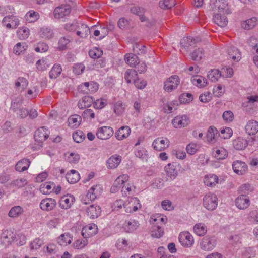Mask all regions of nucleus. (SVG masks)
Returning <instances> with one entry per match:
<instances>
[{
	"instance_id": "nucleus-45",
	"label": "nucleus",
	"mask_w": 258,
	"mask_h": 258,
	"mask_svg": "<svg viewBox=\"0 0 258 258\" xmlns=\"http://www.w3.org/2000/svg\"><path fill=\"white\" fill-rule=\"evenodd\" d=\"M40 36L43 39H50L53 36L52 30L47 27L42 28L39 31Z\"/></svg>"
},
{
	"instance_id": "nucleus-51",
	"label": "nucleus",
	"mask_w": 258,
	"mask_h": 258,
	"mask_svg": "<svg viewBox=\"0 0 258 258\" xmlns=\"http://www.w3.org/2000/svg\"><path fill=\"white\" fill-rule=\"evenodd\" d=\"M36 65L37 69L40 71H44L49 67V64L48 63V62L44 59H41L38 60Z\"/></svg>"
},
{
	"instance_id": "nucleus-16",
	"label": "nucleus",
	"mask_w": 258,
	"mask_h": 258,
	"mask_svg": "<svg viewBox=\"0 0 258 258\" xmlns=\"http://www.w3.org/2000/svg\"><path fill=\"white\" fill-rule=\"evenodd\" d=\"M234 172L238 175H243L247 170V166L244 162L237 160L232 164Z\"/></svg>"
},
{
	"instance_id": "nucleus-26",
	"label": "nucleus",
	"mask_w": 258,
	"mask_h": 258,
	"mask_svg": "<svg viewBox=\"0 0 258 258\" xmlns=\"http://www.w3.org/2000/svg\"><path fill=\"white\" fill-rule=\"evenodd\" d=\"M87 215L91 219H94L100 215L101 210L99 206L92 205L88 207L86 210Z\"/></svg>"
},
{
	"instance_id": "nucleus-64",
	"label": "nucleus",
	"mask_w": 258,
	"mask_h": 258,
	"mask_svg": "<svg viewBox=\"0 0 258 258\" xmlns=\"http://www.w3.org/2000/svg\"><path fill=\"white\" fill-rule=\"evenodd\" d=\"M28 84L27 80L23 77H19L16 82L15 85L16 87H22L23 89L26 88Z\"/></svg>"
},
{
	"instance_id": "nucleus-63",
	"label": "nucleus",
	"mask_w": 258,
	"mask_h": 258,
	"mask_svg": "<svg viewBox=\"0 0 258 258\" xmlns=\"http://www.w3.org/2000/svg\"><path fill=\"white\" fill-rule=\"evenodd\" d=\"M73 138L75 142L80 143L85 139V136L82 131H79L73 134Z\"/></svg>"
},
{
	"instance_id": "nucleus-34",
	"label": "nucleus",
	"mask_w": 258,
	"mask_h": 258,
	"mask_svg": "<svg viewBox=\"0 0 258 258\" xmlns=\"http://www.w3.org/2000/svg\"><path fill=\"white\" fill-rule=\"evenodd\" d=\"M139 223L136 220L126 221L123 225V228L126 232L134 231L139 226Z\"/></svg>"
},
{
	"instance_id": "nucleus-44",
	"label": "nucleus",
	"mask_w": 258,
	"mask_h": 258,
	"mask_svg": "<svg viewBox=\"0 0 258 258\" xmlns=\"http://www.w3.org/2000/svg\"><path fill=\"white\" fill-rule=\"evenodd\" d=\"M164 233V231L160 226L153 225L151 230V235L155 238L161 237Z\"/></svg>"
},
{
	"instance_id": "nucleus-6",
	"label": "nucleus",
	"mask_w": 258,
	"mask_h": 258,
	"mask_svg": "<svg viewBox=\"0 0 258 258\" xmlns=\"http://www.w3.org/2000/svg\"><path fill=\"white\" fill-rule=\"evenodd\" d=\"M216 245V240L214 237L205 236L203 238L200 243L202 250L208 251L213 250Z\"/></svg>"
},
{
	"instance_id": "nucleus-2",
	"label": "nucleus",
	"mask_w": 258,
	"mask_h": 258,
	"mask_svg": "<svg viewBox=\"0 0 258 258\" xmlns=\"http://www.w3.org/2000/svg\"><path fill=\"white\" fill-rule=\"evenodd\" d=\"M218 205V198L215 194L208 193L203 198V206L208 210L213 211Z\"/></svg>"
},
{
	"instance_id": "nucleus-27",
	"label": "nucleus",
	"mask_w": 258,
	"mask_h": 258,
	"mask_svg": "<svg viewBox=\"0 0 258 258\" xmlns=\"http://www.w3.org/2000/svg\"><path fill=\"white\" fill-rule=\"evenodd\" d=\"M246 132L249 135H255L258 132V122L249 120L245 126Z\"/></svg>"
},
{
	"instance_id": "nucleus-58",
	"label": "nucleus",
	"mask_w": 258,
	"mask_h": 258,
	"mask_svg": "<svg viewBox=\"0 0 258 258\" xmlns=\"http://www.w3.org/2000/svg\"><path fill=\"white\" fill-rule=\"evenodd\" d=\"M87 238L82 240H77L73 244V246L76 249H81L84 248L88 244Z\"/></svg>"
},
{
	"instance_id": "nucleus-47",
	"label": "nucleus",
	"mask_w": 258,
	"mask_h": 258,
	"mask_svg": "<svg viewBox=\"0 0 258 258\" xmlns=\"http://www.w3.org/2000/svg\"><path fill=\"white\" fill-rule=\"evenodd\" d=\"M204 55V50L202 48H197L195 49L191 54L190 56L192 60L198 61L202 59Z\"/></svg>"
},
{
	"instance_id": "nucleus-3",
	"label": "nucleus",
	"mask_w": 258,
	"mask_h": 258,
	"mask_svg": "<svg viewBox=\"0 0 258 258\" xmlns=\"http://www.w3.org/2000/svg\"><path fill=\"white\" fill-rule=\"evenodd\" d=\"M18 236V235H16L10 230H5L0 236V240L2 244L6 248L15 241Z\"/></svg>"
},
{
	"instance_id": "nucleus-4",
	"label": "nucleus",
	"mask_w": 258,
	"mask_h": 258,
	"mask_svg": "<svg viewBox=\"0 0 258 258\" xmlns=\"http://www.w3.org/2000/svg\"><path fill=\"white\" fill-rule=\"evenodd\" d=\"M102 188L100 185H96L92 186L88 191L84 198L82 199V202L85 204H87L90 202H92L98 197L101 192Z\"/></svg>"
},
{
	"instance_id": "nucleus-39",
	"label": "nucleus",
	"mask_w": 258,
	"mask_h": 258,
	"mask_svg": "<svg viewBox=\"0 0 258 258\" xmlns=\"http://www.w3.org/2000/svg\"><path fill=\"white\" fill-rule=\"evenodd\" d=\"M72 238L69 233L61 234L58 238V243L62 246H66L72 242Z\"/></svg>"
},
{
	"instance_id": "nucleus-49",
	"label": "nucleus",
	"mask_w": 258,
	"mask_h": 258,
	"mask_svg": "<svg viewBox=\"0 0 258 258\" xmlns=\"http://www.w3.org/2000/svg\"><path fill=\"white\" fill-rule=\"evenodd\" d=\"M20 24L19 19L15 16H10V23L6 24L8 28H16Z\"/></svg>"
},
{
	"instance_id": "nucleus-57",
	"label": "nucleus",
	"mask_w": 258,
	"mask_h": 258,
	"mask_svg": "<svg viewBox=\"0 0 258 258\" xmlns=\"http://www.w3.org/2000/svg\"><path fill=\"white\" fill-rule=\"evenodd\" d=\"M221 182V181L219 182V178H204V180L205 185L210 187H214L217 184Z\"/></svg>"
},
{
	"instance_id": "nucleus-42",
	"label": "nucleus",
	"mask_w": 258,
	"mask_h": 258,
	"mask_svg": "<svg viewBox=\"0 0 258 258\" xmlns=\"http://www.w3.org/2000/svg\"><path fill=\"white\" fill-rule=\"evenodd\" d=\"M62 69L59 64H55L53 66L49 72V77L51 79H56L61 73Z\"/></svg>"
},
{
	"instance_id": "nucleus-48",
	"label": "nucleus",
	"mask_w": 258,
	"mask_h": 258,
	"mask_svg": "<svg viewBox=\"0 0 258 258\" xmlns=\"http://www.w3.org/2000/svg\"><path fill=\"white\" fill-rule=\"evenodd\" d=\"M196 43L195 39L191 37L184 38L180 41V44L184 48H188L192 46Z\"/></svg>"
},
{
	"instance_id": "nucleus-38",
	"label": "nucleus",
	"mask_w": 258,
	"mask_h": 258,
	"mask_svg": "<svg viewBox=\"0 0 258 258\" xmlns=\"http://www.w3.org/2000/svg\"><path fill=\"white\" fill-rule=\"evenodd\" d=\"M221 72L217 69H213L210 71L207 75V78L212 82H216L221 77Z\"/></svg>"
},
{
	"instance_id": "nucleus-13",
	"label": "nucleus",
	"mask_w": 258,
	"mask_h": 258,
	"mask_svg": "<svg viewBox=\"0 0 258 258\" xmlns=\"http://www.w3.org/2000/svg\"><path fill=\"white\" fill-rule=\"evenodd\" d=\"M98 232V227L95 224H90L84 227L82 230V235L84 238L93 236Z\"/></svg>"
},
{
	"instance_id": "nucleus-9",
	"label": "nucleus",
	"mask_w": 258,
	"mask_h": 258,
	"mask_svg": "<svg viewBox=\"0 0 258 258\" xmlns=\"http://www.w3.org/2000/svg\"><path fill=\"white\" fill-rule=\"evenodd\" d=\"M113 130L110 126H102L99 128L96 132L97 137L101 140H107L113 136Z\"/></svg>"
},
{
	"instance_id": "nucleus-12",
	"label": "nucleus",
	"mask_w": 258,
	"mask_h": 258,
	"mask_svg": "<svg viewBox=\"0 0 258 258\" xmlns=\"http://www.w3.org/2000/svg\"><path fill=\"white\" fill-rule=\"evenodd\" d=\"M49 137V133L47 130L44 126L40 127L35 132L34 138L35 140L42 144L43 141L46 140ZM42 147V145H40Z\"/></svg>"
},
{
	"instance_id": "nucleus-36",
	"label": "nucleus",
	"mask_w": 258,
	"mask_h": 258,
	"mask_svg": "<svg viewBox=\"0 0 258 258\" xmlns=\"http://www.w3.org/2000/svg\"><path fill=\"white\" fill-rule=\"evenodd\" d=\"M25 18L29 23L35 22L39 18V14L38 12L31 10L27 13Z\"/></svg>"
},
{
	"instance_id": "nucleus-11",
	"label": "nucleus",
	"mask_w": 258,
	"mask_h": 258,
	"mask_svg": "<svg viewBox=\"0 0 258 258\" xmlns=\"http://www.w3.org/2000/svg\"><path fill=\"white\" fill-rule=\"evenodd\" d=\"M254 139L253 137H250L249 140L245 139L242 137H238L235 139L233 142L234 147L238 150L244 149L248 145V144H252L254 141Z\"/></svg>"
},
{
	"instance_id": "nucleus-50",
	"label": "nucleus",
	"mask_w": 258,
	"mask_h": 258,
	"mask_svg": "<svg viewBox=\"0 0 258 258\" xmlns=\"http://www.w3.org/2000/svg\"><path fill=\"white\" fill-rule=\"evenodd\" d=\"M255 102H258V95L247 96L245 101L242 103V106L245 108L251 105Z\"/></svg>"
},
{
	"instance_id": "nucleus-33",
	"label": "nucleus",
	"mask_w": 258,
	"mask_h": 258,
	"mask_svg": "<svg viewBox=\"0 0 258 258\" xmlns=\"http://www.w3.org/2000/svg\"><path fill=\"white\" fill-rule=\"evenodd\" d=\"M30 162L27 159H23L18 161L15 166V169L19 172L24 171L28 169L30 166Z\"/></svg>"
},
{
	"instance_id": "nucleus-55",
	"label": "nucleus",
	"mask_w": 258,
	"mask_h": 258,
	"mask_svg": "<svg viewBox=\"0 0 258 258\" xmlns=\"http://www.w3.org/2000/svg\"><path fill=\"white\" fill-rule=\"evenodd\" d=\"M174 0H161L159 3V7L163 9L171 8L174 5Z\"/></svg>"
},
{
	"instance_id": "nucleus-30",
	"label": "nucleus",
	"mask_w": 258,
	"mask_h": 258,
	"mask_svg": "<svg viewBox=\"0 0 258 258\" xmlns=\"http://www.w3.org/2000/svg\"><path fill=\"white\" fill-rule=\"evenodd\" d=\"M93 101L94 99L92 97L89 96H85L78 102V107L81 109L89 107L92 105Z\"/></svg>"
},
{
	"instance_id": "nucleus-29",
	"label": "nucleus",
	"mask_w": 258,
	"mask_h": 258,
	"mask_svg": "<svg viewBox=\"0 0 258 258\" xmlns=\"http://www.w3.org/2000/svg\"><path fill=\"white\" fill-rule=\"evenodd\" d=\"M218 130L214 126H210L208 130L206 137L209 143L213 144L216 142Z\"/></svg>"
},
{
	"instance_id": "nucleus-25",
	"label": "nucleus",
	"mask_w": 258,
	"mask_h": 258,
	"mask_svg": "<svg viewBox=\"0 0 258 258\" xmlns=\"http://www.w3.org/2000/svg\"><path fill=\"white\" fill-rule=\"evenodd\" d=\"M191 81L192 84L200 88H204L208 84L207 79L202 76L197 75L191 78Z\"/></svg>"
},
{
	"instance_id": "nucleus-31",
	"label": "nucleus",
	"mask_w": 258,
	"mask_h": 258,
	"mask_svg": "<svg viewBox=\"0 0 258 258\" xmlns=\"http://www.w3.org/2000/svg\"><path fill=\"white\" fill-rule=\"evenodd\" d=\"M213 20L215 24L221 27L226 26L228 23V20L225 16H222L221 13L215 14Z\"/></svg>"
},
{
	"instance_id": "nucleus-8",
	"label": "nucleus",
	"mask_w": 258,
	"mask_h": 258,
	"mask_svg": "<svg viewBox=\"0 0 258 258\" xmlns=\"http://www.w3.org/2000/svg\"><path fill=\"white\" fill-rule=\"evenodd\" d=\"M179 83L180 79L178 76H172L165 82L164 89L167 92H171L177 87Z\"/></svg>"
},
{
	"instance_id": "nucleus-59",
	"label": "nucleus",
	"mask_w": 258,
	"mask_h": 258,
	"mask_svg": "<svg viewBox=\"0 0 258 258\" xmlns=\"http://www.w3.org/2000/svg\"><path fill=\"white\" fill-rule=\"evenodd\" d=\"M124 110V105L121 102L118 101L115 104L114 112L118 115L121 114Z\"/></svg>"
},
{
	"instance_id": "nucleus-54",
	"label": "nucleus",
	"mask_w": 258,
	"mask_h": 258,
	"mask_svg": "<svg viewBox=\"0 0 258 258\" xmlns=\"http://www.w3.org/2000/svg\"><path fill=\"white\" fill-rule=\"evenodd\" d=\"M179 101L181 103H188L193 100V95L190 93H183L179 96Z\"/></svg>"
},
{
	"instance_id": "nucleus-10",
	"label": "nucleus",
	"mask_w": 258,
	"mask_h": 258,
	"mask_svg": "<svg viewBox=\"0 0 258 258\" xmlns=\"http://www.w3.org/2000/svg\"><path fill=\"white\" fill-rule=\"evenodd\" d=\"M179 241L180 244L185 247H190L194 243L193 236L188 232H183L179 235Z\"/></svg>"
},
{
	"instance_id": "nucleus-61",
	"label": "nucleus",
	"mask_w": 258,
	"mask_h": 258,
	"mask_svg": "<svg viewBox=\"0 0 258 258\" xmlns=\"http://www.w3.org/2000/svg\"><path fill=\"white\" fill-rule=\"evenodd\" d=\"M107 104V101L105 99L101 98L99 99H97L96 101L94 102V108L100 109L104 107Z\"/></svg>"
},
{
	"instance_id": "nucleus-53",
	"label": "nucleus",
	"mask_w": 258,
	"mask_h": 258,
	"mask_svg": "<svg viewBox=\"0 0 258 258\" xmlns=\"http://www.w3.org/2000/svg\"><path fill=\"white\" fill-rule=\"evenodd\" d=\"M233 134V131L229 127H225L221 130L219 136L223 139L230 138Z\"/></svg>"
},
{
	"instance_id": "nucleus-41",
	"label": "nucleus",
	"mask_w": 258,
	"mask_h": 258,
	"mask_svg": "<svg viewBox=\"0 0 258 258\" xmlns=\"http://www.w3.org/2000/svg\"><path fill=\"white\" fill-rule=\"evenodd\" d=\"M137 77V72L135 70H127L125 73L124 78L127 83H131L132 81H134V83L136 80Z\"/></svg>"
},
{
	"instance_id": "nucleus-18",
	"label": "nucleus",
	"mask_w": 258,
	"mask_h": 258,
	"mask_svg": "<svg viewBox=\"0 0 258 258\" xmlns=\"http://www.w3.org/2000/svg\"><path fill=\"white\" fill-rule=\"evenodd\" d=\"M235 204L238 209H245L249 206L250 200L247 196L240 195L236 199Z\"/></svg>"
},
{
	"instance_id": "nucleus-40",
	"label": "nucleus",
	"mask_w": 258,
	"mask_h": 258,
	"mask_svg": "<svg viewBox=\"0 0 258 258\" xmlns=\"http://www.w3.org/2000/svg\"><path fill=\"white\" fill-rule=\"evenodd\" d=\"M253 190V187L249 183H246L242 185L238 189V192L240 195L247 196V195Z\"/></svg>"
},
{
	"instance_id": "nucleus-22",
	"label": "nucleus",
	"mask_w": 258,
	"mask_h": 258,
	"mask_svg": "<svg viewBox=\"0 0 258 258\" xmlns=\"http://www.w3.org/2000/svg\"><path fill=\"white\" fill-rule=\"evenodd\" d=\"M131 134V128L128 126L120 127L115 133V136L118 140H122L127 138Z\"/></svg>"
},
{
	"instance_id": "nucleus-15",
	"label": "nucleus",
	"mask_w": 258,
	"mask_h": 258,
	"mask_svg": "<svg viewBox=\"0 0 258 258\" xmlns=\"http://www.w3.org/2000/svg\"><path fill=\"white\" fill-rule=\"evenodd\" d=\"M169 145V141L167 138H157L152 143L153 148L159 151L167 148Z\"/></svg>"
},
{
	"instance_id": "nucleus-7",
	"label": "nucleus",
	"mask_w": 258,
	"mask_h": 258,
	"mask_svg": "<svg viewBox=\"0 0 258 258\" xmlns=\"http://www.w3.org/2000/svg\"><path fill=\"white\" fill-rule=\"evenodd\" d=\"M71 11V7L69 5H61L54 9L53 15L55 18L60 19L68 16Z\"/></svg>"
},
{
	"instance_id": "nucleus-43",
	"label": "nucleus",
	"mask_w": 258,
	"mask_h": 258,
	"mask_svg": "<svg viewBox=\"0 0 258 258\" xmlns=\"http://www.w3.org/2000/svg\"><path fill=\"white\" fill-rule=\"evenodd\" d=\"M126 181L123 180L122 178H116L112 186L110 191L112 193H115L119 190V189L123 187V185Z\"/></svg>"
},
{
	"instance_id": "nucleus-20",
	"label": "nucleus",
	"mask_w": 258,
	"mask_h": 258,
	"mask_svg": "<svg viewBox=\"0 0 258 258\" xmlns=\"http://www.w3.org/2000/svg\"><path fill=\"white\" fill-rule=\"evenodd\" d=\"M75 201V198L70 195L62 197L59 201V205L62 209L69 208Z\"/></svg>"
},
{
	"instance_id": "nucleus-5",
	"label": "nucleus",
	"mask_w": 258,
	"mask_h": 258,
	"mask_svg": "<svg viewBox=\"0 0 258 258\" xmlns=\"http://www.w3.org/2000/svg\"><path fill=\"white\" fill-rule=\"evenodd\" d=\"M142 205L140 200L137 198H130L124 204V208L126 213H132L140 209Z\"/></svg>"
},
{
	"instance_id": "nucleus-46",
	"label": "nucleus",
	"mask_w": 258,
	"mask_h": 258,
	"mask_svg": "<svg viewBox=\"0 0 258 258\" xmlns=\"http://www.w3.org/2000/svg\"><path fill=\"white\" fill-rule=\"evenodd\" d=\"M257 19L255 17L249 19L242 23V27L245 29H250L253 28L256 24Z\"/></svg>"
},
{
	"instance_id": "nucleus-17",
	"label": "nucleus",
	"mask_w": 258,
	"mask_h": 258,
	"mask_svg": "<svg viewBox=\"0 0 258 258\" xmlns=\"http://www.w3.org/2000/svg\"><path fill=\"white\" fill-rule=\"evenodd\" d=\"M56 205V201L52 198H46L41 201L40 207L43 211H49L53 209Z\"/></svg>"
},
{
	"instance_id": "nucleus-32",
	"label": "nucleus",
	"mask_w": 258,
	"mask_h": 258,
	"mask_svg": "<svg viewBox=\"0 0 258 258\" xmlns=\"http://www.w3.org/2000/svg\"><path fill=\"white\" fill-rule=\"evenodd\" d=\"M124 60L127 64L132 67H135L139 63L138 56L133 53L126 54L124 56Z\"/></svg>"
},
{
	"instance_id": "nucleus-23",
	"label": "nucleus",
	"mask_w": 258,
	"mask_h": 258,
	"mask_svg": "<svg viewBox=\"0 0 258 258\" xmlns=\"http://www.w3.org/2000/svg\"><path fill=\"white\" fill-rule=\"evenodd\" d=\"M90 33V30L88 26L84 24L79 23L76 30V34L80 38H86Z\"/></svg>"
},
{
	"instance_id": "nucleus-24",
	"label": "nucleus",
	"mask_w": 258,
	"mask_h": 258,
	"mask_svg": "<svg viewBox=\"0 0 258 258\" xmlns=\"http://www.w3.org/2000/svg\"><path fill=\"white\" fill-rule=\"evenodd\" d=\"M55 187V185L53 182H46L42 183L40 186V191L44 195H48L52 192Z\"/></svg>"
},
{
	"instance_id": "nucleus-21",
	"label": "nucleus",
	"mask_w": 258,
	"mask_h": 258,
	"mask_svg": "<svg viewBox=\"0 0 258 258\" xmlns=\"http://www.w3.org/2000/svg\"><path fill=\"white\" fill-rule=\"evenodd\" d=\"M227 53L229 58L235 62H238L241 58V54L239 49L233 46L228 48Z\"/></svg>"
},
{
	"instance_id": "nucleus-14",
	"label": "nucleus",
	"mask_w": 258,
	"mask_h": 258,
	"mask_svg": "<svg viewBox=\"0 0 258 258\" xmlns=\"http://www.w3.org/2000/svg\"><path fill=\"white\" fill-rule=\"evenodd\" d=\"M189 122V118L186 115L177 116L172 121L173 126L179 128L187 126Z\"/></svg>"
},
{
	"instance_id": "nucleus-1",
	"label": "nucleus",
	"mask_w": 258,
	"mask_h": 258,
	"mask_svg": "<svg viewBox=\"0 0 258 258\" xmlns=\"http://www.w3.org/2000/svg\"><path fill=\"white\" fill-rule=\"evenodd\" d=\"M23 102L22 97H17L12 102L11 109L14 112H17L18 117L23 119L28 115L29 111L23 107H20Z\"/></svg>"
},
{
	"instance_id": "nucleus-62",
	"label": "nucleus",
	"mask_w": 258,
	"mask_h": 258,
	"mask_svg": "<svg viewBox=\"0 0 258 258\" xmlns=\"http://www.w3.org/2000/svg\"><path fill=\"white\" fill-rule=\"evenodd\" d=\"M130 11L131 13L138 16L141 14H144L145 12V10L144 8L136 6H133L130 7Z\"/></svg>"
},
{
	"instance_id": "nucleus-19",
	"label": "nucleus",
	"mask_w": 258,
	"mask_h": 258,
	"mask_svg": "<svg viewBox=\"0 0 258 258\" xmlns=\"http://www.w3.org/2000/svg\"><path fill=\"white\" fill-rule=\"evenodd\" d=\"M122 158L120 155H113L111 156L106 162V165L108 169H115L120 163Z\"/></svg>"
},
{
	"instance_id": "nucleus-37",
	"label": "nucleus",
	"mask_w": 258,
	"mask_h": 258,
	"mask_svg": "<svg viewBox=\"0 0 258 258\" xmlns=\"http://www.w3.org/2000/svg\"><path fill=\"white\" fill-rule=\"evenodd\" d=\"M195 233L199 236H204L207 231L206 226L203 223H198L194 227Z\"/></svg>"
},
{
	"instance_id": "nucleus-52",
	"label": "nucleus",
	"mask_w": 258,
	"mask_h": 258,
	"mask_svg": "<svg viewBox=\"0 0 258 258\" xmlns=\"http://www.w3.org/2000/svg\"><path fill=\"white\" fill-rule=\"evenodd\" d=\"M17 34L21 39H25L29 35V29L26 27L20 28L17 32Z\"/></svg>"
},
{
	"instance_id": "nucleus-56",
	"label": "nucleus",
	"mask_w": 258,
	"mask_h": 258,
	"mask_svg": "<svg viewBox=\"0 0 258 258\" xmlns=\"http://www.w3.org/2000/svg\"><path fill=\"white\" fill-rule=\"evenodd\" d=\"M27 47L25 43H18L13 49V52L17 55L20 54L21 53L25 51Z\"/></svg>"
},
{
	"instance_id": "nucleus-60",
	"label": "nucleus",
	"mask_w": 258,
	"mask_h": 258,
	"mask_svg": "<svg viewBox=\"0 0 258 258\" xmlns=\"http://www.w3.org/2000/svg\"><path fill=\"white\" fill-rule=\"evenodd\" d=\"M81 117L78 115H73L71 116L68 120L70 124H73V126H78L81 122Z\"/></svg>"
},
{
	"instance_id": "nucleus-28",
	"label": "nucleus",
	"mask_w": 258,
	"mask_h": 258,
	"mask_svg": "<svg viewBox=\"0 0 258 258\" xmlns=\"http://www.w3.org/2000/svg\"><path fill=\"white\" fill-rule=\"evenodd\" d=\"M179 169V167L178 165H175L171 163L168 164L165 167V170L167 175L169 177L177 176Z\"/></svg>"
},
{
	"instance_id": "nucleus-35",
	"label": "nucleus",
	"mask_w": 258,
	"mask_h": 258,
	"mask_svg": "<svg viewBox=\"0 0 258 258\" xmlns=\"http://www.w3.org/2000/svg\"><path fill=\"white\" fill-rule=\"evenodd\" d=\"M24 212L23 208L20 206L12 207L9 212L8 215L12 218H16L20 216Z\"/></svg>"
}]
</instances>
